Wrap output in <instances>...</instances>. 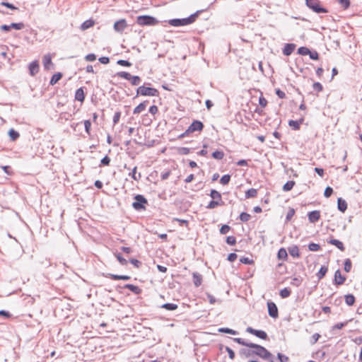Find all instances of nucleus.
<instances>
[{
	"label": "nucleus",
	"instance_id": "nucleus-1",
	"mask_svg": "<svg viewBox=\"0 0 362 362\" xmlns=\"http://www.w3.org/2000/svg\"><path fill=\"white\" fill-rule=\"evenodd\" d=\"M249 346L250 348L255 349V350L252 351V354H256L259 357L269 361V362H274V356L264 347L254 343L250 344Z\"/></svg>",
	"mask_w": 362,
	"mask_h": 362
},
{
	"label": "nucleus",
	"instance_id": "nucleus-2",
	"mask_svg": "<svg viewBox=\"0 0 362 362\" xmlns=\"http://www.w3.org/2000/svg\"><path fill=\"white\" fill-rule=\"evenodd\" d=\"M195 20V16L192 15L188 18H182V19H172L169 21L170 25L174 27H179V26H183L187 25L189 24H191L193 23Z\"/></svg>",
	"mask_w": 362,
	"mask_h": 362
},
{
	"label": "nucleus",
	"instance_id": "nucleus-3",
	"mask_svg": "<svg viewBox=\"0 0 362 362\" xmlns=\"http://www.w3.org/2000/svg\"><path fill=\"white\" fill-rule=\"evenodd\" d=\"M136 23L140 25H154L158 23V21L150 16H139L136 18Z\"/></svg>",
	"mask_w": 362,
	"mask_h": 362
},
{
	"label": "nucleus",
	"instance_id": "nucleus-4",
	"mask_svg": "<svg viewBox=\"0 0 362 362\" xmlns=\"http://www.w3.org/2000/svg\"><path fill=\"white\" fill-rule=\"evenodd\" d=\"M158 90L153 88L140 86L137 89V94L144 96H158Z\"/></svg>",
	"mask_w": 362,
	"mask_h": 362
},
{
	"label": "nucleus",
	"instance_id": "nucleus-5",
	"mask_svg": "<svg viewBox=\"0 0 362 362\" xmlns=\"http://www.w3.org/2000/svg\"><path fill=\"white\" fill-rule=\"evenodd\" d=\"M306 5L310 9H312L315 13H327V10L320 6V1L318 0H305Z\"/></svg>",
	"mask_w": 362,
	"mask_h": 362
},
{
	"label": "nucleus",
	"instance_id": "nucleus-6",
	"mask_svg": "<svg viewBox=\"0 0 362 362\" xmlns=\"http://www.w3.org/2000/svg\"><path fill=\"white\" fill-rule=\"evenodd\" d=\"M203 127H204V125H203L202 122H201L200 121H198V120H195L190 124V126L185 131V132L181 135V137H183L185 135L188 134L189 133H192L195 131H202Z\"/></svg>",
	"mask_w": 362,
	"mask_h": 362
},
{
	"label": "nucleus",
	"instance_id": "nucleus-7",
	"mask_svg": "<svg viewBox=\"0 0 362 362\" xmlns=\"http://www.w3.org/2000/svg\"><path fill=\"white\" fill-rule=\"evenodd\" d=\"M114 30L117 33H122L127 28V23L125 19H120L114 23Z\"/></svg>",
	"mask_w": 362,
	"mask_h": 362
},
{
	"label": "nucleus",
	"instance_id": "nucleus-8",
	"mask_svg": "<svg viewBox=\"0 0 362 362\" xmlns=\"http://www.w3.org/2000/svg\"><path fill=\"white\" fill-rule=\"evenodd\" d=\"M246 331L252 334L255 335L256 337L262 339H266L267 337V334L264 331L262 330H257L250 327H247Z\"/></svg>",
	"mask_w": 362,
	"mask_h": 362
},
{
	"label": "nucleus",
	"instance_id": "nucleus-9",
	"mask_svg": "<svg viewBox=\"0 0 362 362\" xmlns=\"http://www.w3.org/2000/svg\"><path fill=\"white\" fill-rule=\"evenodd\" d=\"M267 308L269 315L273 318H276L278 317V308L276 304L273 302H268Z\"/></svg>",
	"mask_w": 362,
	"mask_h": 362
},
{
	"label": "nucleus",
	"instance_id": "nucleus-10",
	"mask_svg": "<svg viewBox=\"0 0 362 362\" xmlns=\"http://www.w3.org/2000/svg\"><path fill=\"white\" fill-rule=\"evenodd\" d=\"M136 202L133 203V206L135 209H141L144 208L143 204L146 203V199L142 195H136L135 197Z\"/></svg>",
	"mask_w": 362,
	"mask_h": 362
},
{
	"label": "nucleus",
	"instance_id": "nucleus-11",
	"mask_svg": "<svg viewBox=\"0 0 362 362\" xmlns=\"http://www.w3.org/2000/svg\"><path fill=\"white\" fill-rule=\"evenodd\" d=\"M42 64H43L44 68L47 70H49L52 68V57L49 54H45L43 57Z\"/></svg>",
	"mask_w": 362,
	"mask_h": 362
},
{
	"label": "nucleus",
	"instance_id": "nucleus-12",
	"mask_svg": "<svg viewBox=\"0 0 362 362\" xmlns=\"http://www.w3.org/2000/svg\"><path fill=\"white\" fill-rule=\"evenodd\" d=\"M308 216L310 223H315L320 218V212L319 211H313L308 214Z\"/></svg>",
	"mask_w": 362,
	"mask_h": 362
},
{
	"label": "nucleus",
	"instance_id": "nucleus-13",
	"mask_svg": "<svg viewBox=\"0 0 362 362\" xmlns=\"http://www.w3.org/2000/svg\"><path fill=\"white\" fill-rule=\"evenodd\" d=\"M28 69L31 76L35 75L39 71V64L37 61L31 62L28 66Z\"/></svg>",
	"mask_w": 362,
	"mask_h": 362
},
{
	"label": "nucleus",
	"instance_id": "nucleus-14",
	"mask_svg": "<svg viewBox=\"0 0 362 362\" xmlns=\"http://www.w3.org/2000/svg\"><path fill=\"white\" fill-rule=\"evenodd\" d=\"M346 278L343 276L339 270L335 272L334 283L337 285H341L344 283Z\"/></svg>",
	"mask_w": 362,
	"mask_h": 362
},
{
	"label": "nucleus",
	"instance_id": "nucleus-15",
	"mask_svg": "<svg viewBox=\"0 0 362 362\" xmlns=\"http://www.w3.org/2000/svg\"><path fill=\"white\" fill-rule=\"evenodd\" d=\"M294 44H286L283 49V53L286 56H289L295 49Z\"/></svg>",
	"mask_w": 362,
	"mask_h": 362
},
{
	"label": "nucleus",
	"instance_id": "nucleus-16",
	"mask_svg": "<svg viewBox=\"0 0 362 362\" xmlns=\"http://www.w3.org/2000/svg\"><path fill=\"white\" fill-rule=\"evenodd\" d=\"M337 207L340 211L344 212L347 209V204L346 201L341 198H339L337 201Z\"/></svg>",
	"mask_w": 362,
	"mask_h": 362
},
{
	"label": "nucleus",
	"instance_id": "nucleus-17",
	"mask_svg": "<svg viewBox=\"0 0 362 362\" xmlns=\"http://www.w3.org/2000/svg\"><path fill=\"white\" fill-rule=\"evenodd\" d=\"M85 95L84 91L82 88H80L76 90L75 93V100H78L80 102H83L84 100Z\"/></svg>",
	"mask_w": 362,
	"mask_h": 362
},
{
	"label": "nucleus",
	"instance_id": "nucleus-18",
	"mask_svg": "<svg viewBox=\"0 0 362 362\" xmlns=\"http://www.w3.org/2000/svg\"><path fill=\"white\" fill-rule=\"evenodd\" d=\"M193 282L196 287L199 286L202 282V276L198 273H193Z\"/></svg>",
	"mask_w": 362,
	"mask_h": 362
},
{
	"label": "nucleus",
	"instance_id": "nucleus-19",
	"mask_svg": "<svg viewBox=\"0 0 362 362\" xmlns=\"http://www.w3.org/2000/svg\"><path fill=\"white\" fill-rule=\"evenodd\" d=\"M94 24H95V22L93 20H91V19L87 20L81 24V29L82 30H86L93 27L94 25Z\"/></svg>",
	"mask_w": 362,
	"mask_h": 362
},
{
	"label": "nucleus",
	"instance_id": "nucleus-20",
	"mask_svg": "<svg viewBox=\"0 0 362 362\" xmlns=\"http://www.w3.org/2000/svg\"><path fill=\"white\" fill-rule=\"evenodd\" d=\"M136 170H137V168L136 167H134L133 169H132V171L131 173H129V175L134 180L136 181H139L141 177V173H137L136 172Z\"/></svg>",
	"mask_w": 362,
	"mask_h": 362
},
{
	"label": "nucleus",
	"instance_id": "nucleus-21",
	"mask_svg": "<svg viewBox=\"0 0 362 362\" xmlns=\"http://www.w3.org/2000/svg\"><path fill=\"white\" fill-rule=\"evenodd\" d=\"M288 252H289V254L293 257H299V249L296 245L289 247Z\"/></svg>",
	"mask_w": 362,
	"mask_h": 362
},
{
	"label": "nucleus",
	"instance_id": "nucleus-22",
	"mask_svg": "<svg viewBox=\"0 0 362 362\" xmlns=\"http://www.w3.org/2000/svg\"><path fill=\"white\" fill-rule=\"evenodd\" d=\"M329 243L334 246H336L337 247H338L340 250L343 251L344 250V245L343 243L338 240H336V239H332L329 241Z\"/></svg>",
	"mask_w": 362,
	"mask_h": 362
},
{
	"label": "nucleus",
	"instance_id": "nucleus-23",
	"mask_svg": "<svg viewBox=\"0 0 362 362\" xmlns=\"http://www.w3.org/2000/svg\"><path fill=\"white\" fill-rule=\"evenodd\" d=\"M62 77V74L61 73H57L54 74L50 80V84L52 86L56 84L61 79Z\"/></svg>",
	"mask_w": 362,
	"mask_h": 362
},
{
	"label": "nucleus",
	"instance_id": "nucleus-24",
	"mask_svg": "<svg viewBox=\"0 0 362 362\" xmlns=\"http://www.w3.org/2000/svg\"><path fill=\"white\" fill-rule=\"evenodd\" d=\"M110 276L114 280H129L130 279V276L127 275L110 274Z\"/></svg>",
	"mask_w": 362,
	"mask_h": 362
},
{
	"label": "nucleus",
	"instance_id": "nucleus-25",
	"mask_svg": "<svg viewBox=\"0 0 362 362\" xmlns=\"http://www.w3.org/2000/svg\"><path fill=\"white\" fill-rule=\"evenodd\" d=\"M210 196L213 199V200L220 201L221 199V194L215 189H212L211 191Z\"/></svg>",
	"mask_w": 362,
	"mask_h": 362
},
{
	"label": "nucleus",
	"instance_id": "nucleus-26",
	"mask_svg": "<svg viewBox=\"0 0 362 362\" xmlns=\"http://www.w3.org/2000/svg\"><path fill=\"white\" fill-rule=\"evenodd\" d=\"M327 267H325V266H322V267L320 269L319 272H317V278H318L319 279H322V278L325 276V274H326V273H327Z\"/></svg>",
	"mask_w": 362,
	"mask_h": 362
},
{
	"label": "nucleus",
	"instance_id": "nucleus-27",
	"mask_svg": "<svg viewBox=\"0 0 362 362\" xmlns=\"http://www.w3.org/2000/svg\"><path fill=\"white\" fill-rule=\"evenodd\" d=\"M146 108L145 103H141L139 105H137L134 110V114H139L143 112Z\"/></svg>",
	"mask_w": 362,
	"mask_h": 362
},
{
	"label": "nucleus",
	"instance_id": "nucleus-28",
	"mask_svg": "<svg viewBox=\"0 0 362 362\" xmlns=\"http://www.w3.org/2000/svg\"><path fill=\"white\" fill-rule=\"evenodd\" d=\"M161 308L168 310H175L177 308V305L175 303H165L161 305Z\"/></svg>",
	"mask_w": 362,
	"mask_h": 362
},
{
	"label": "nucleus",
	"instance_id": "nucleus-29",
	"mask_svg": "<svg viewBox=\"0 0 362 362\" xmlns=\"http://www.w3.org/2000/svg\"><path fill=\"white\" fill-rule=\"evenodd\" d=\"M295 185V182L293 180L288 181L284 186L283 190L285 192L290 191Z\"/></svg>",
	"mask_w": 362,
	"mask_h": 362
},
{
	"label": "nucleus",
	"instance_id": "nucleus-30",
	"mask_svg": "<svg viewBox=\"0 0 362 362\" xmlns=\"http://www.w3.org/2000/svg\"><path fill=\"white\" fill-rule=\"evenodd\" d=\"M345 302L348 305H354L355 302V298L353 295L349 294L345 296Z\"/></svg>",
	"mask_w": 362,
	"mask_h": 362
},
{
	"label": "nucleus",
	"instance_id": "nucleus-31",
	"mask_svg": "<svg viewBox=\"0 0 362 362\" xmlns=\"http://www.w3.org/2000/svg\"><path fill=\"white\" fill-rule=\"evenodd\" d=\"M125 287L136 294H139L141 292V289L138 286L132 284H127Z\"/></svg>",
	"mask_w": 362,
	"mask_h": 362
},
{
	"label": "nucleus",
	"instance_id": "nucleus-32",
	"mask_svg": "<svg viewBox=\"0 0 362 362\" xmlns=\"http://www.w3.org/2000/svg\"><path fill=\"white\" fill-rule=\"evenodd\" d=\"M302 281L303 279L300 277H293L291 281V284L296 287H298L301 284Z\"/></svg>",
	"mask_w": 362,
	"mask_h": 362
},
{
	"label": "nucleus",
	"instance_id": "nucleus-33",
	"mask_svg": "<svg viewBox=\"0 0 362 362\" xmlns=\"http://www.w3.org/2000/svg\"><path fill=\"white\" fill-rule=\"evenodd\" d=\"M287 255V252L284 248H281L278 252V258L280 259H285Z\"/></svg>",
	"mask_w": 362,
	"mask_h": 362
},
{
	"label": "nucleus",
	"instance_id": "nucleus-34",
	"mask_svg": "<svg viewBox=\"0 0 362 362\" xmlns=\"http://www.w3.org/2000/svg\"><path fill=\"white\" fill-rule=\"evenodd\" d=\"M257 194V189L251 188L248 189L245 193L247 198L255 197Z\"/></svg>",
	"mask_w": 362,
	"mask_h": 362
},
{
	"label": "nucleus",
	"instance_id": "nucleus-35",
	"mask_svg": "<svg viewBox=\"0 0 362 362\" xmlns=\"http://www.w3.org/2000/svg\"><path fill=\"white\" fill-rule=\"evenodd\" d=\"M212 156L215 159L221 160L223 158L224 153L221 151H216L212 153Z\"/></svg>",
	"mask_w": 362,
	"mask_h": 362
},
{
	"label": "nucleus",
	"instance_id": "nucleus-36",
	"mask_svg": "<svg viewBox=\"0 0 362 362\" xmlns=\"http://www.w3.org/2000/svg\"><path fill=\"white\" fill-rule=\"evenodd\" d=\"M291 294V291L287 288H283L280 291V296L282 298H288Z\"/></svg>",
	"mask_w": 362,
	"mask_h": 362
},
{
	"label": "nucleus",
	"instance_id": "nucleus-37",
	"mask_svg": "<svg viewBox=\"0 0 362 362\" xmlns=\"http://www.w3.org/2000/svg\"><path fill=\"white\" fill-rule=\"evenodd\" d=\"M117 75L120 77V78H124V79H127V80H130V78H132V76L130 74H129L128 72H126V71H121V72H118L117 74Z\"/></svg>",
	"mask_w": 362,
	"mask_h": 362
},
{
	"label": "nucleus",
	"instance_id": "nucleus-38",
	"mask_svg": "<svg viewBox=\"0 0 362 362\" xmlns=\"http://www.w3.org/2000/svg\"><path fill=\"white\" fill-rule=\"evenodd\" d=\"M218 331L220 332H224V333H228V334H233V335H235L238 334V332L232 329H229V328H220L218 329Z\"/></svg>",
	"mask_w": 362,
	"mask_h": 362
},
{
	"label": "nucleus",
	"instance_id": "nucleus-39",
	"mask_svg": "<svg viewBox=\"0 0 362 362\" xmlns=\"http://www.w3.org/2000/svg\"><path fill=\"white\" fill-rule=\"evenodd\" d=\"M230 176L229 175H224L221 177V180H220V182L225 185H227L229 182H230Z\"/></svg>",
	"mask_w": 362,
	"mask_h": 362
},
{
	"label": "nucleus",
	"instance_id": "nucleus-40",
	"mask_svg": "<svg viewBox=\"0 0 362 362\" xmlns=\"http://www.w3.org/2000/svg\"><path fill=\"white\" fill-rule=\"evenodd\" d=\"M129 81H131V83L133 86H137L139 84L141 79L138 76H132V78H130Z\"/></svg>",
	"mask_w": 362,
	"mask_h": 362
},
{
	"label": "nucleus",
	"instance_id": "nucleus-41",
	"mask_svg": "<svg viewBox=\"0 0 362 362\" xmlns=\"http://www.w3.org/2000/svg\"><path fill=\"white\" fill-rule=\"evenodd\" d=\"M298 53L301 55H307L308 53H310V50L307 47H301L298 48Z\"/></svg>",
	"mask_w": 362,
	"mask_h": 362
},
{
	"label": "nucleus",
	"instance_id": "nucleus-42",
	"mask_svg": "<svg viewBox=\"0 0 362 362\" xmlns=\"http://www.w3.org/2000/svg\"><path fill=\"white\" fill-rule=\"evenodd\" d=\"M351 269V262L349 259H346L344 262V270L349 272Z\"/></svg>",
	"mask_w": 362,
	"mask_h": 362
},
{
	"label": "nucleus",
	"instance_id": "nucleus-43",
	"mask_svg": "<svg viewBox=\"0 0 362 362\" xmlns=\"http://www.w3.org/2000/svg\"><path fill=\"white\" fill-rule=\"evenodd\" d=\"M300 122L298 121L290 120L288 124L293 127L294 129H298L300 127Z\"/></svg>",
	"mask_w": 362,
	"mask_h": 362
},
{
	"label": "nucleus",
	"instance_id": "nucleus-44",
	"mask_svg": "<svg viewBox=\"0 0 362 362\" xmlns=\"http://www.w3.org/2000/svg\"><path fill=\"white\" fill-rule=\"evenodd\" d=\"M115 257L122 265L127 264V261L120 254H115Z\"/></svg>",
	"mask_w": 362,
	"mask_h": 362
},
{
	"label": "nucleus",
	"instance_id": "nucleus-45",
	"mask_svg": "<svg viewBox=\"0 0 362 362\" xmlns=\"http://www.w3.org/2000/svg\"><path fill=\"white\" fill-rule=\"evenodd\" d=\"M308 248L310 251L315 252V251H318L320 250V247L318 244L310 243L308 245Z\"/></svg>",
	"mask_w": 362,
	"mask_h": 362
},
{
	"label": "nucleus",
	"instance_id": "nucleus-46",
	"mask_svg": "<svg viewBox=\"0 0 362 362\" xmlns=\"http://www.w3.org/2000/svg\"><path fill=\"white\" fill-rule=\"evenodd\" d=\"M9 136L11 138V139L14 141L19 137V134L15 130L11 129L9 131Z\"/></svg>",
	"mask_w": 362,
	"mask_h": 362
},
{
	"label": "nucleus",
	"instance_id": "nucleus-47",
	"mask_svg": "<svg viewBox=\"0 0 362 362\" xmlns=\"http://www.w3.org/2000/svg\"><path fill=\"white\" fill-rule=\"evenodd\" d=\"M233 340L236 342H238V344L243 345V346H247V347H250V344L251 343H247V342H245L243 339L241 338H234Z\"/></svg>",
	"mask_w": 362,
	"mask_h": 362
},
{
	"label": "nucleus",
	"instance_id": "nucleus-48",
	"mask_svg": "<svg viewBox=\"0 0 362 362\" xmlns=\"http://www.w3.org/2000/svg\"><path fill=\"white\" fill-rule=\"evenodd\" d=\"M250 218V214L245 213V212H243L240 214V219L242 221H247Z\"/></svg>",
	"mask_w": 362,
	"mask_h": 362
},
{
	"label": "nucleus",
	"instance_id": "nucleus-49",
	"mask_svg": "<svg viewBox=\"0 0 362 362\" xmlns=\"http://www.w3.org/2000/svg\"><path fill=\"white\" fill-rule=\"evenodd\" d=\"M220 204H219V202L218 201H216V200H212L211 201L208 206H207V208L208 209H214L216 208L217 206H218Z\"/></svg>",
	"mask_w": 362,
	"mask_h": 362
},
{
	"label": "nucleus",
	"instance_id": "nucleus-50",
	"mask_svg": "<svg viewBox=\"0 0 362 362\" xmlns=\"http://www.w3.org/2000/svg\"><path fill=\"white\" fill-rule=\"evenodd\" d=\"M84 126H85V130H86V133L88 134H90V127H91V123H90V120H85L84 121Z\"/></svg>",
	"mask_w": 362,
	"mask_h": 362
},
{
	"label": "nucleus",
	"instance_id": "nucleus-51",
	"mask_svg": "<svg viewBox=\"0 0 362 362\" xmlns=\"http://www.w3.org/2000/svg\"><path fill=\"white\" fill-rule=\"evenodd\" d=\"M277 357L280 362H288V357L285 355H283L281 353L277 354Z\"/></svg>",
	"mask_w": 362,
	"mask_h": 362
},
{
	"label": "nucleus",
	"instance_id": "nucleus-52",
	"mask_svg": "<svg viewBox=\"0 0 362 362\" xmlns=\"http://www.w3.org/2000/svg\"><path fill=\"white\" fill-rule=\"evenodd\" d=\"M226 243L230 245H233L236 243L235 238L233 236H228L226 238Z\"/></svg>",
	"mask_w": 362,
	"mask_h": 362
},
{
	"label": "nucleus",
	"instance_id": "nucleus-53",
	"mask_svg": "<svg viewBox=\"0 0 362 362\" xmlns=\"http://www.w3.org/2000/svg\"><path fill=\"white\" fill-rule=\"evenodd\" d=\"M226 351L228 352L229 358L231 360H233L235 358V353L234 351L228 346H226Z\"/></svg>",
	"mask_w": 362,
	"mask_h": 362
},
{
	"label": "nucleus",
	"instance_id": "nucleus-54",
	"mask_svg": "<svg viewBox=\"0 0 362 362\" xmlns=\"http://www.w3.org/2000/svg\"><path fill=\"white\" fill-rule=\"evenodd\" d=\"M230 230V226L228 225H223L221 226L220 229V233L221 234H226Z\"/></svg>",
	"mask_w": 362,
	"mask_h": 362
},
{
	"label": "nucleus",
	"instance_id": "nucleus-55",
	"mask_svg": "<svg viewBox=\"0 0 362 362\" xmlns=\"http://www.w3.org/2000/svg\"><path fill=\"white\" fill-rule=\"evenodd\" d=\"M87 62H93L96 59V56L94 54H88L85 57Z\"/></svg>",
	"mask_w": 362,
	"mask_h": 362
},
{
	"label": "nucleus",
	"instance_id": "nucleus-56",
	"mask_svg": "<svg viewBox=\"0 0 362 362\" xmlns=\"http://www.w3.org/2000/svg\"><path fill=\"white\" fill-rule=\"evenodd\" d=\"M332 192H333L332 188L330 187H326V189L325 190L324 195L326 197H329L332 195Z\"/></svg>",
	"mask_w": 362,
	"mask_h": 362
},
{
	"label": "nucleus",
	"instance_id": "nucleus-57",
	"mask_svg": "<svg viewBox=\"0 0 362 362\" xmlns=\"http://www.w3.org/2000/svg\"><path fill=\"white\" fill-rule=\"evenodd\" d=\"M339 4L344 8H347L349 6V0H337Z\"/></svg>",
	"mask_w": 362,
	"mask_h": 362
},
{
	"label": "nucleus",
	"instance_id": "nucleus-58",
	"mask_svg": "<svg viewBox=\"0 0 362 362\" xmlns=\"http://www.w3.org/2000/svg\"><path fill=\"white\" fill-rule=\"evenodd\" d=\"M259 104L261 107H265L267 104V100L264 97H260L259 98Z\"/></svg>",
	"mask_w": 362,
	"mask_h": 362
},
{
	"label": "nucleus",
	"instance_id": "nucleus-59",
	"mask_svg": "<svg viewBox=\"0 0 362 362\" xmlns=\"http://www.w3.org/2000/svg\"><path fill=\"white\" fill-rule=\"evenodd\" d=\"M117 64L124 66H130L132 65L129 62L123 59L117 61Z\"/></svg>",
	"mask_w": 362,
	"mask_h": 362
},
{
	"label": "nucleus",
	"instance_id": "nucleus-60",
	"mask_svg": "<svg viewBox=\"0 0 362 362\" xmlns=\"http://www.w3.org/2000/svg\"><path fill=\"white\" fill-rule=\"evenodd\" d=\"M313 86L315 90L319 92L322 90V86L319 82L314 83Z\"/></svg>",
	"mask_w": 362,
	"mask_h": 362
},
{
	"label": "nucleus",
	"instance_id": "nucleus-61",
	"mask_svg": "<svg viewBox=\"0 0 362 362\" xmlns=\"http://www.w3.org/2000/svg\"><path fill=\"white\" fill-rule=\"evenodd\" d=\"M310 59H314V60H317L318 59V57H319V54L317 52H310V53H308Z\"/></svg>",
	"mask_w": 362,
	"mask_h": 362
},
{
	"label": "nucleus",
	"instance_id": "nucleus-62",
	"mask_svg": "<svg viewBox=\"0 0 362 362\" xmlns=\"http://www.w3.org/2000/svg\"><path fill=\"white\" fill-rule=\"evenodd\" d=\"M240 261L242 263L246 264H250L253 262L252 260H251L248 257H242V258H240Z\"/></svg>",
	"mask_w": 362,
	"mask_h": 362
},
{
	"label": "nucleus",
	"instance_id": "nucleus-63",
	"mask_svg": "<svg viewBox=\"0 0 362 362\" xmlns=\"http://www.w3.org/2000/svg\"><path fill=\"white\" fill-rule=\"evenodd\" d=\"M99 62L101 63V64H107L109 63L110 62V59L108 57H100L99 58Z\"/></svg>",
	"mask_w": 362,
	"mask_h": 362
},
{
	"label": "nucleus",
	"instance_id": "nucleus-64",
	"mask_svg": "<svg viewBox=\"0 0 362 362\" xmlns=\"http://www.w3.org/2000/svg\"><path fill=\"white\" fill-rule=\"evenodd\" d=\"M110 162V158H109L107 156H105V157L101 160V163H102L103 165H109Z\"/></svg>",
	"mask_w": 362,
	"mask_h": 362
}]
</instances>
